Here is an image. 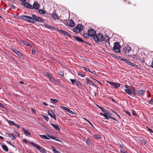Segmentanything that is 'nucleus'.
<instances>
[{
	"mask_svg": "<svg viewBox=\"0 0 153 153\" xmlns=\"http://www.w3.org/2000/svg\"><path fill=\"white\" fill-rule=\"evenodd\" d=\"M89 35H88V34L86 33H84L83 34V36L86 38H87L89 36Z\"/></svg>",
	"mask_w": 153,
	"mask_h": 153,
	"instance_id": "nucleus-34",
	"label": "nucleus"
},
{
	"mask_svg": "<svg viewBox=\"0 0 153 153\" xmlns=\"http://www.w3.org/2000/svg\"><path fill=\"white\" fill-rule=\"evenodd\" d=\"M70 80H71L72 83L73 84H74V82H75L76 81H75L74 79H70Z\"/></svg>",
	"mask_w": 153,
	"mask_h": 153,
	"instance_id": "nucleus-48",
	"label": "nucleus"
},
{
	"mask_svg": "<svg viewBox=\"0 0 153 153\" xmlns=\"http://www.w3.org/2000/svg\"><path fill=\"white\" fill-rule=\"evenodd\" d=\"M11 50L14 52V50H16V49H15L14 48H11Z\"/></svg>",
	"mask_w": 153,
	"mask_h": 153,
	"instance_id": "nucleus-60",
	"label": "nucleus"
},
{
	"mask_svg": "<svg viewBox=\"0 0 153 153\" xmlns=\"http://www.w3.org/2000/svg\"><path fill=\"white\" fill-rule=\"evenodd\" d=\"M23 141L24 142H25L26 144H27L28 143H29L31 144V143H30V142H29L26 139H24Z\"/></svg>",
	"mask_w": 153,
	"mask_h": 153,
	"instance_id": "nucleus-43",
	"label": "nucleus"
},
{
	"mask_svg": "<svg viewBox=\"0 0 153 153\" xmlns=\"http://www.w3.org/2000/svg\"><path fill=\"white\" fill-rule=\"evenodd\" d=\"M122 60L125 62H126L128 64V65L131 66H135V64H134L133 63L131 62L130 61L128 60H127L125 58H123L122 59Z\"/></svg>",
	"mask_w": 153,
	"mask_h": 153,
	"instance_id": "nucleus-8",
	"label": "nucleus"
},
{
	"mask_svg": "<svg viewBox=\"0 0 153 153\" xmlns=\"http://www.w3.org/2000/svg\"><path fill=\"white\" fill-rule=\"evenodd\" d=\"M82 42H84V43H85V44H87V42L86 41H85L83 40V41H82Z\"/></svg>",
	"mask_w": 153,
	"mask_h": 153,
	"instance_id": "nucleus-64",
	"label": "nucleus"
},
{
	"mask_svg": "<svg viewBox=\"0 0 153 153\" xmlns=\"http://www.w3.org/2000/svg\"><path fill=\"white\" fill-rule=\"evenodd\" d=\"M85 83L87 84H88L89 85H91L95 87H97L98 88V87H97L94 84L93 82L91 80H90L88 82H86Z\"/></svg>",
	"mask_w": 153,
	"mask_h": 153,
	"instance_id": "nucleus-19",
	"label": "nucleus"
},
{
	"mask_svg": "<svg viewBox=\"0 0 153 153\" xmlns=\"http://www.w3.org/2000/svg\"><path fill=\"white\" fill-rule=\"evenodd\" d=\"M100 114L102 116H103L104 117H105V118L109 120L110 118L109 116H108V114H106V113H100Z\"/></svg>",
	"mask_w": 153,
	"mask_h": 153,
	"instance_id": "nucleus-21",
	"label": "nucleus"
},
{
	"mask_svg": "<svg viewBox=\"0 0 153 153\" xmlns=\"http://www.w3.org/2000/svg\"><path fill=\"white\" fill-rule=\"evenodd\" d=\"M39 137L45 140H49V139L46 136L44 135H40Z\"/></svg>",
	"mask_w": 153,
	"mask_h": 153,
	"instance_id": "nucleus-28",
	"label": "nucleus"
},
{
	"mask_svg": "<svg viewBox=\"0 0 153 153\" xmlns=\"http://www.w3.org/2000/svg\"><path fill=\"white\" fill-rule=\"evenodd\" d=\"M120 46L119 43L115 42L114 43V46L113 48V50L117 53L120 52Z\"/></svg>",
	"mask_w": 153,
	"mask_h": 153,
	"instance_id": "nucleus-4",
	"label": "nucleus"
},
{
	"mask_svg": "<svg viewBox=\"0 0 153 153\" xmlns=\"http://www.w3.org/2000/svg\"><path fill=\"white\" fill-rule=\"evenodd\" d=\"M79 26H81V25H80L79 26H77V27L74 28V31L75 32L78 33L80 31V29L78 27Z\"/></svg>",
	"mask_w": 153,
	"mask_h": 153,
	"instance_id": "nucleus-14",
	"label": "nucleus"
},
{
	"mask_svg": "<svg viewBox=\"0 0 153 153\" xmlns=\"http://www.w3.org/2000/svg\"><path fill=\"white\" fill-rule=\"evenodd\" d=\"M51 82H53L54 81V78L52 76L51 78H50Z\"/></svg>",
	"mask_w": 153,
	"mask_h": 153,
	"instance_id": "nucleus-49",
	"label": "nucleus"
},
{
	"mask_svg": "<svg viewBox=\"0 0 153 153\" xmlns=\"http://www.w3.org/2000/svg\"><path fill=\"white\" fill-rule=\"evenodd\" d=\"M59 74L61 76H64V74L62 72L60 71L59 72Z\"/></svg>",
	"mask_w": 153,
	"mask_h": 153,
	"instance_id": "nucleus-41",
	"label": "nucleus"
},
{
	"mask_svg": "<svg viewBox=\"0 0 153 153\" xmlns=\"http://www.w3.org/2000/svg\"><path fill=\"white\" fill-rule=\"evenodd\" d=\"M32 53L33 54H34L35 53V51L33 49L32 50Z\"/></svg>",
	"mask_w": 153,
	"mask_h": 153,
	"instance_id": "nucleus-52",
	"label": "nucleus"
},
{
	"mask_svg": "<svg viewBox=\"0 0 153 153\" xmlns=\"http://www.w3.org/2000/svg\"><path fill=\"white\" fill-rule=\"evenodd\" d=\"M14 126H16L18 129H19L20 128L19 125L15 124Z\"/></svg>",
	"mask_w": 153,
	"mask_h": 153,
	"instance_id": "nucleus-51",
	"label": "nucleus"
},
{
	"mask_svg": "<svg viewBox=\"0 0 153 153\" xmlns=\"http://www.w3.org/2000/svg\"><path fill=\"white\" fill-rule=\"evenodd\" d=\"M85 79H86V80L87 81L86 82H88V81H90V80L88 78H86Z\"/></svg>",
	"mask_w": 153,
	"mask_h": 153,
	"instance_id": "nucleus-59",
	"label": "nucleus"
},
{
	"mask_svg": "<svg viewBox=\"0 0 153 153\" xmlns=\"http://www.w3.org/2000/svg\"><path fill=\"white\" fill-rule=\"evenodd\" d=\"M131 112L132 114L134 116L136 115V113L135 111L134 110H132Z\"/></svg>",
	"mask_w": 153,
	"mask_h": 153,
	"instance_id": "nucleus-47",
	"label": "nucleus"
},
{
	"mask_svg": "<svg viewBox=\"0 0 153 153\" xmlns=\"http://www.w3.org/2000/svg\"><path fill=\"white\" fill-rule=\"evenodd\" d=\"M8 136L13 140L16 139L15 135L14 134L11 133L10 134H8Z\"/></svg>",
	"mask_w": 153,
	"mask_h": 153,
	"instance_id": "nucleus-18",
	"label": "nucleus"
},
{
	"mask_svg": "<svg viewBox=\"0 0 153 153\" xmlns=\"http://www.w3.org/2000/svg\"><path fill=\"white\" fill-rule=\"evenodd\" d=\"M88 35L94 37L96 34V32L93 29H90L88 31Z\"/></svg>",
	"mask_w": 153,
	"mask_h": 153,
	"instance_id": "nucleus-5",
	"label": "nucleus"
},
{
	"mask_svg": "<svg viewBox=\"0 0 153 153\" xmlns=\"http://www.w3.org/2000/svg\"><path fill=\"white\" fill-rule=\"evenodd\" d=\"M120 152L121 153H126L125 152H124L123 151L120 150Z\"/></svg>",
	"mask_w": 153,
	"mask_h": 153,
	"instance_id": "nucleus-63",
	"label": "nucleus"
},
{
	"mask_svg": "<svg viewBox=\"0 0 153 153\" xmlns=\"http://www.w3.org/2000/svg\"><path fill=\"white\" fill-rule=\"evenodd\" d=\"M139 141L142 145H144L146 143V141L142 138H140L139 139Z\"/></svg>",
	"mask_w": 153,
	"mask_h": 153,
	"instance_id": "nucleus-15",
	"label": "nucleus"
},
{
	"mask_svg": "<svg viewBox=\"0 0 153 153\" xmlns=\"http://www.w3.org/2000/svg\"><path fill=\"white\" fill-rule=\"evenodd\" d=\"M48 114L52 118H54L55 120H56L55 114L51 110H49L48 111Z\"/></svg>",
	"mask_w": 153,
	"mask_h": 153,
	"instance_id": "nucleus-9",
	"label": "nucleus"
},
{
	"mask_svg": "<svg viewBox=\"0 0 153 153\" xmlns=\"http://www.w3.org/2000/svg\"><path fill=\"white\" fill-rule=\"evenodd\" d=\"M44 26L45 27H47V28H50V26H49L48 25L46 24H45L44 25Z\"/></svg>",
	"mask_w": 153,
	"mask_h": 153,
	"instance_id": "nucleus-53",
	"label": "nucleus"
},
{
	"mask_svg": "<svg viewBox=\"0 0 153 153\" xmlns=\"http://www.w3.org/2000/svg\"><path fill=\"white\" fill-rule=\"evenodd\" d=\"M75 39L78 42H82V41H83V40L81 39L80 38L76 36L75 37Z\"/></svg>",
	"mask_w": 153,
	"mask_h": 153,
	"instance_id": "nucleus-30",
	"label": "nucleus"
},
{
	"mask_svg": "<svg viewBox=\"0 0 153 153\" xmlns=\"http://www.w3.org/2000/svg\"><path fill=\"white\" fill-rule=\"evenodd\" d=\"M33 7L36 9H38L39 7V4H38V3L36 2H35L34 3L33 5Z\"/></svg>",
	"mask_w": 153,
	"mask_h": 153,
	"instance_id": "nucleus-17",
	"label": "nucleus"
},
{
	"mask_svg": "<svg viewBox=\"0 0 153 153\" xmlns=\"http://www.w3.org/2000/svg\"><path fill=\"white\" fill-rule=\"evenodd\" d=\"M82 68H84L86 71H90V70L89 69V68H85V67H82Z\"/></svg>",
	"mask_w": 153,
	"mask_h": 153,
	"instance_id": "nucleus-45",
	"label": "nucleus"
},
{
	"mask_svg": "<svg viewBox=\"0 0 153 153\" xmlns=\"http://www.w3.org/2000/svg\"><path fill=\"white\" fill-rule=\"evenodd\" d=\"M125 88H126V89L125 90V91L129 94H132V91L131 90H130L128 88V85H125Z\"/></svg>",
	"mask_w": 153,
	"mask_h": 153,
	"instance_id": "nucleus-13",
	"label": "nucleus"
},
{
	"mask_svg": "<svg viewBox=\"0 0 153 153\" xmlns=\"http://www.w3.org/2000/svg\"><path fill=\"white\" fill-rule=\"evenodd\" d=\"M43 117L46 120V121H48L49 120L48 117L44 115L43 116Z\"/></svg>",
	"mask_w": 153,
	"mask_h": 153,
	"instance_id": "nucleus-37",
	"label": "nucleus"
},
{
	"mask_svg": "<svg viewBox=\"0 0 153 153\" xmlns=\"http://www.w3.org/2000/svg\"><path fill=\"white\" fill-rule=\"evenodd\" d=\"M75 83L79 87V86L80 85V84L79 81H76Z\"/></svg>",
	"mask_w": 153,
	"mask_h": 153,
	"instance_id": "nucleus-35",
	"label": "nucleus"
},
{
	"mask_svg": "<svg viewBox=\"0 0 153 153\" xmlns=\"http://www.w3.org/2000/svg\"><path fill=\"white\" fill-rule=\"evenodd\" d=\"M51 149L54 153H60V152L58 151L53 146L51 147Z\"/></svg>",
	"mask_w": 153,
	"mask_h": 153,
	"instance_id": "nucleus-24",
	"label": "nucleus"
},
{
	"mask_svg": "<svg viewBox=\"0 0 153 153\" xmlns=\"http://www.w3.org/2000/svg\"><path fill=\"white\" fill-rule=\"evenodd\" d=\"M51 139H53L55 140H56V141H59L60 142H62V141H60V140H59L57 139H56V137H51Z\"/></svg>",
	"mask_w": 153,
	"mask_h": 153,
	"instance_id": "nucleus-40",
	"label": "nucleus"
},
{
	"mask_svg": "<svg viewBox=\"0 0 153 153\" xmlns=\"http://www.w3.org/2000/svg\"><path fill=\"white\" fill-rule=\"evenodd\" d=\"M23 44H24L25 45H27L28 46H30V44L27 43L26 42L23 41Z\"/></svg>",
	"mask_w": 153,
	"mask_h": 153,
	"instance_id": "nucleus-38",
	"label": "nucleus"
},
{
	"mask_svg": "<svg viewBox=\"0 0 153 153\" xmlns=\"http://www.w3.org/2000/svg\"><path fill=\"white\" fill-rule=\"evenodd\" d=\"M39 13L42 14H44L45 13V11L42 10H39Z\"/></svg>",
	"mask_w": 153,
	"mask_h": 153,
	"instance_id": "nucleus-32",
	"label": "nucleus"
},
{
	"mask_svg": "<svg viewBox=\"0 0 153 153\" xmlns=\"http://www.w3.org/2000/svg\"><path fill=\"white\" fill-rule=\"evenodd\" d=\"M109 117H110V118H111L114 120H116L113 117H112L110 116H109Z\"/></svg>",
	"mask_w": 153,
	"mask_h": 153,
	"instance_id": "nucleus-61",
	"label": "nucleus"
},
{
	"mask_svg": "<svg viewBox=\"0 0 153 153\" xmlns=\"http://www.w3.org/2000/svg\"><path fill=\"white\" fill-rule=\"evenodd\" d=\"M22 4L24 5L25 7L29 8L30 9H33V7L26 1H23L22 2Z\"/></svg>",
	"mask_w": 153,
	"mask_h": 153,
	"instance_id": "nucleus-7",
	"label": "nucleus"
},
{
	"mask_svg": "<svg viewBox=\"0 0 153 153\" xmlns=\"http://www.w3.org/2000/svg\"><path fill=\"white\" fill-rule=\"evenodd\" d=\"M25 134L27 136H29L30 135V133L27 130L24 128L23 129Z\"/></svg>",
	"mask_w": 153,
	"mask_h": 153,
	"instance_id": "nucleus-22",
	"label": "nucleus"
},
{
	"mask_svg": "<svg viewBox=\"0 0 153 153\" xmlns=\"http://www.w3.org/2000/svg\"><path fill=\"white\" fill-rule=\"evenodd\" d=\"M145 92L146 91H145L142 90H139L138 93L139 94L142 95L145 93Z\"/></svg>",
	"mask_w": 153,
	"mask_h": 153,
	"instance_id": "nucleus-25",
	"label": "nucleus"
},
{
	"mask_svg": "<svg viewBox=\"0 0 153 153\" xmlns=\"http://www.w3.org/2000/svg\"><path fill=\"white\" fill-rule=\"evenodd\" d=\"M51 125L57 131H60V129L58 125L51 124Z\"/></svg>",
	"mask_w": 153,
	"mask_h": 153,
	"instance_id": "nucleus-12",
	"label": "nucleus"
},
{
	"mask_svg": "<svg viewBox=\"0 0 153 153\" xmlns=\"http://www.w3.org/2000/svg\"><path fill=\"white\" fill-rule=\"evenodd\" d=\"M58 101V100L56 99H50L51 102L52 103H53V102H57Z\"/></svg>",
	"mask_w": 153,
	"mask_h": 153,
	"instance_id": "nucleus-31",
	"label": "nucleus"
},
{
	"mask_svg": "<svg viewBox=\"0 0 153 153\" xmlns=\"http://www.w3.org/2000/svg\"><path fill=\"white\" fill-rule=\"evenodd\" d=\"M31 144L33 146L36 148L40 152L43 153H47L46 150L42 147L40 146L38 144L33 142H30Z\"/></svg>",
	"mask_w": 153,
	"mask_h": 153,
	"instance_id": "nucleus-3",
	"label": "nucleus"
},
{
	"mask_svg": "<svg viewBox=\"0 0 153 153\" xmlns=\"http://www.w3.org/2000/svg\"><path fill=\"white\" fill-rule=\"evenodd\" d=\"M148 131L151 133H153V131H152V130L150 128H148Z\"/></svg>",
	"mask_w": 153,
	"mask_h": 153,
	"instance_id": "nucleus-55",
	"label": "nucleus"
},
{
	"mask_svg": "<svg viewBox=\"0 0 153 153\" xmlns=\"http://www.w3.org/2000/svg\"><path fill=\"white\" fill-rule=\"evenodd\" d=\"M131 49L130 47L127 46L125 47V52L126 53H128L131 51Z\"/></svg>",
	"mask_w": 153,
	"mask_h": 153,
	"instance_id": "nucleus-16",
	"label": "nucleus"
},
{
	"mask_svg": "<svg viewBox=\"0 0 153 153\" xmlns=\"http://www.w3.org/2000/svg\"><path fill=\"white\" fill-rule=\"evenodd\" d=\"M151 66L152 68H153V61L151 63Z\"/></svg>",
	"mask_w": 153,
	"mask_h": 153,
	"instance_id": "nucleus-62",
	"label": "nucleus"
},
{
	"mask_svg": "<svg viewBox=\"0 0 153 153\" xmlns=\"http://www.w3.org/2000/svg\"><path fill=\"white\" fill-rule=\"evenodd\" d=\"M94 137L97 138H99L100 137V136L98 135H95Z\"/></svg>",
	"mask_w": 153,
	"mask_h": 153,
	"instance_id": "nucleus-50",
	"label": "nucleus"
},
{
	"mask_svg": "<svg viewBox=\"0 0 153 153\" xmlns=\"http://www.w3.org/2000/svg\"><path fill=\"white\" fill-rule=\"evenodd\" d=\"M0 107L1 108H4V107L3 105H2V104L0 103Z\"/></svg>",
	"mask_w": 153,
	"mask_h": 153,
	"instance_id": "nucleus-57",
	"label": "nucleus"
},
{
	"mask_svg": "<svg viewBox=\"0 0 153 153\" xmlns=\"http://www.w3.org/2000/svg\"><path fill=\"white\" fill-rule=\"evenodd\" d=\"M103 41H107L109 40V37L108 36L105 35L104 36H103Z\"/></svg>",
	"mask_w": 153,
	"mask_h": 153,
	"instance_id": "nucleus-23",
	"label": "nucleus"
},
{
	"mask_svg": "<svg viewBox=\"0 0 153 153\" xmlns=\"http://www.w3.org/2000/svg\"><path fill=\"white\" fill-rule=\"evenodd\" d=\"M60 107L61 108H62L63 109H64L66 111H67L68 109V108H66V107L63 106H61Z\"/></svg>",
	"mask_w": 153,
	"mask_h": 153,
	"instance_id": "nucleus-42",
	"label": "nucleus"
},
{
	"mask_svg": "<svg viewBox=\"0 0 153 153\" xmlns=\"http://www.w3.org/2000/svg\"><path fill=\"white\" fill-rule=\"evenodd\" d=\"M108 83L110 84L111 85L113 86L115 88H117L119 87L120 85V84L118 83L111 82L109 81H107Z\"/></svg>",
	"mask_w": 153,
	"mask_h": 153,
	"instance_id": "nucleus-6",
	"label": "nucleus"
},
{
	"mask_svg": "<svg viewBox=\"0 0 153 153\" xmlns=\"http://www.w3.org/2000/svg\"><path fill=\"white\" fill-rule=\"evenodd\" d=\"M68 25L70 27H73L75 26V23L74 21L71 20H70L68 23Z\"/></svg>",
	"mask_w": 153,
	"mask_h": 153,
	"instance_id": "nucleus-10",
	"label": "nucleus"
},
{
	"mask_svg": "<svg viewBox=\"0 0 153 153\" xmlns=\"http://www.w3.org/2000/svg\"><path fill=\"white\" fill-rule=\"evenodd\" d=\"M126 114L128 115L129 116H131V114H130V113L128 111H126Z\"/></svg>",
	"mask_w": 153,
	"mask_h": 153,
	"instance_id": "nucleus-56",
	"label": "nucleus"
},
{
	"mask_svg": "<svg viewBox=\"0 0 153 153\" xmlns=\"http://www.w3.org/2000/svg\"><path fill=\"white\" fill-rule=\"evenodd\" d=\"M99 107L100 108L101 110H102V111L104 113H106L108 114H109V111H108V110H105V109H103L101 107H100V106H99Z\"/></svg>",
	"mask_w": 153,
	"mask_h": 153,
	"instance_id": "nucleus-29",
	"label": "nucleus"
},
{
	"mask_svg": "<svg viewBox=\"0 0 153 153\" xmlns=\"http://www.w3.org/2000/svg\"><path fill=\"white\" fill-rule=\"evenodd\" d=\"M32 17H30L26 16H20L21 19L26 20L28 22L34 23L35 22V21L43 22H44V19L42 18L38 17L35 14H33L32 16Z\"/></svg>",
	"mask_w": 153,
	"mask_h": 153,
	"instance_id": "nucleus-1",
	"label": "nucleus"
},
{
	"mask_svg": "<svg viewBox=\"0 0 153 153\" xmlns=\"http://www.w3.org/2000/svg\"><path fill=\"white\" fill-rule=\"evenodd\" d=\"M94 39L96 42L98 43L99 42L103 41V36L101 33H98L95 34L93 37Z\"/></svg>",
	"mask_w": 153,
	"mask_h": 153,
	"instance_id": "nucleus-2",
	"label": "nucleus"
},
{
	"mask_svg": "<svg viewBox=\"0 0 153 153\" xmlns=\"http://www.w3.org/2000/svg\"><path fill=\"white\" fill-rule=\"evenodd\" d=\"M8 123L13 125H14L15 124L13 121L11 120H8Z\"/></svg>",
	"mask_w": 153,
	"mask_h": 153,
	"instance_id": "nucleus-36",
	"label": "nucleus"
},
{
	"mask_svg": "<svg viewBox=\"0 0 153 153\" xmlns=\"http://www.w3.org/2000/svg\"><path fill=\"white\" fill-rule=\"evenodd\" d=\"M67 111L70 114H74V112H73V111H72L69 109L68 108V109Z\"/></svg>",
	"mask_w": 153,
	"mask_h": 153,
	"instance_id": "nucleus-39",
	"label": "nucleus"
},
{
	"mask_svg": "<svg viewBox=\"0 0 153 153\" xmlns=\"http://www.w3.org/2000/svg\"><path fill=\"white\" fill-rule=\"evenodd\" d=\"M46 76L49 78H51L52 76L51 74L48 73H47Z\"/></svg>",
	"mask_w": 153,
	"mask_h": 153,
	"instance_id": "nucleus-46",
	"label": "nucleus"
},
{
	"mask_svg": "<svg viewBox=\"0 0 153 153\" xmlns=\"http://www.w3.org/2000/svg\"><path fill=\"white\" fill-rule=\"evenodd\" d=\"M43 104L44 105H46V106H47V105H48V104H47L46 102H43Z\"/></svg>",
	"mask_w": 153,
	"mask_h": 153,
	"instance_id": "nucleus-58",
	"label": "nucleus"
},
{
	"mask_svg": "<svg viewBox=\"0 0 153 153\" xmlns=\"http://www.w3.org/2000/svg\"><path fill=\"white\" fill-rule=\"evenodd\" d=\"M6 142H7V143H8V144H10V145H11V146H13V147H14V146L12 144L10 143V142L9 141H6Z\"/></svg>",
	"mask_w": 153,
	"mask_h": 153,
	"instance_id": "nucleus-54",
	"label": "nucleus"
},
{
	"mask_svg": "<svg viewBox=\"0 0 153 153\" xmlns=\"http://www.w3.org/2000/svg\"><path fill=\"white\" fill-rule=\"evenodd\" d=\"M15 53H16L18 56L20 57H21L22 56V55L21 53L18 51L17 50H14V52Z\"/></svg>",
	"mask_w": 153,
	"mask_h": 153,
	"instance_id": "nucleus-20",
	"label": "nucleus"
},
{
	"mask_svg": "<svg viewBox=\"0 0 153 153\" xmlns=\"http://www.w3.org/2000/svg\"><path fill=\"white\" fill-rule=\"evenodd\" d=\"M148 103L150 104H153V99L150 100Z\"/></svg>",
	"mask_w": 153,
	"mask_h": 153,
	"instance_id": "nucleus-44",
	"label": "nucleus"
},
{
	"mask_svg": "<svg viewBox=\"0 0 153 153\" xmlns=\"http://www.w3.org/2000/svg\"><path fill=\"white\" fill-rule=\"evenodd\" d=\"M78 74L79 76H80L82 77H84L85 76V75L83 73H78Z\"/></svg>",
	"mask_w": 153,
	"mask_h": 153,
	"instance_id": "nucleus-33",
	"label": "nucleus"
},
{
	"mask_svg": "<svg viewBox=\"0 0 153 153\" xmlns=\"http://www.w3.org/2000/svg\"><path fill=\"white\" fill-rule=\"evenodd\" d=\"M52 18L54 20H56L58 19V16L56 14H53L52 15Z\"/></svg>",
	"mask_w": 153,
	"mask_h": 153,
	"instance_id": "nucleus-27",
	"label": "nucleus"
},
{
	"mask_svg": "<svg viewBox=\"0 0 153 153\" xmlns=\"http://www.w3.org/2000/svg\"><path fill=\"white\" fill-rule=\"evenodd\" d=\"M59 32H61L63 34L69 37H71V35L69 34V33L68 32L63 30H59Z\"/></svg>",
	"mask_w": 153,
	"mask_h": 153,
	"instance_id": "nucleus-11",
	"label": "nucleus"
},
{
	"mask_svg": "<svg viewBox=\"0 0 153 153\" xmlns=\"http://www.w3.org/2000/svg\"><path fill=\"white\" fill-rule=\"evenodd\" d=\"M2 148L6 152H8V151L7 147L5 145H2Z\"/></svg>",
	"mask_w": 153,
	"mask_h": 153,
	"instance_id": "nucleus-26",
	"label": "nucleus"
}]
</instances>
